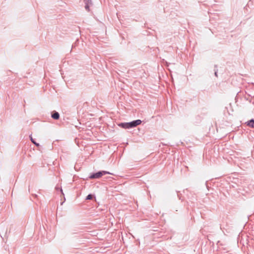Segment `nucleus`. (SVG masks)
Listing matches in <instances>:
<instances>
[{"label": "nucleus", "instance_id": "nucleus-1", "mask_svg": "<svg viewBox=\"0 0 254 254\" xmlns=\"http://www.w3.org/2000/svg\"><path fill=\"white\" fill-rule=\"evenodd\" d=\"M141 123L142 121L138 119L130 122L120 123L118 124V126L120 127L125 129L137 127L138 125L141 124Z\"/></svg>", "mask_w": 254, "mask_h": 254}, {"label": "nucleus", "instance_id": "nucleus-2", "mask_svg": "<svg viewBox=\"0 0 254 254\" xmlns=\"http://www.w3.org/2000/svg\"><path fill=\"white\" fill-rule=\"evenodd\" d=\"M112 174L109 172L106 171H100L96 173H93L90 174L89 178L90 179H99L104 175Z\"/></svg>", "mask_w": 254, "mask_h": 254}, {"label": "nucleus", "instance_id": "nucleus-3", "mask_svg": "<svg viewBox=\"0 0 254 254\" xmlns=\"http://www.w3.org/2000/svg\"><path fill=\"white\" fill-rule=\"evenodd\" d=\"M83 1L85 3V9L89 11H90V6L92 5V0H83Z\"/></svg>", "mask_w": 254, "mask_h": 254}, {"label": "nucleus", "instance_id": "nucleus-4", "mask_svg": "<svg viewBox=\"0 0 254 254\" xmlns=\"http://www.w3.org/2000/svg\"><path fill=\"white\" fill-rule=\"evenodd\" d=\"M51 117L54 120H59L60 118V114L58 112L54 111L51 113Z\"/></svg>", "mask_w": 254, "mask_h": 254}, {"label": "nucleus", "instance_id": "nucleus-5", "mask_svg": "<svg viewBox=\"0 0 254 254\" xmlns=\"http://www.w3.org/2000/svg\"><path fill=\"white\" fill-rule=\"evenodd\" d=\"M247 126L254 127V120L251 119L247 122Z\"/></svg>", "mask_w": 254, "mask_h": 254}, {"label": "nucleus", "instance_id": "nucleus-6", "mask_svg": "<svg viewBox=\"0 0 254 254\" xmlns=\"http://www.w3.org/2000/svg\"><path fill=\"white\" fill-rule=\"evenodd\" d=\"M30 138L31 142L34 144L37 147H39L40 146V144L39 143H37L35 141V140L32 138V137L30 135Z\"/></svg>", "mask_w": 254, "mask_h": 254}, {"label": "nucleus", "instance_id": "nucleus-7", "mask_svg": "<svg viewBox=\"0 0 254 254\" xmlns=\"http://www.w3.org/2000/svg\"><path fill=\"white\" fill-rule=\"evenodd\" d=\"M94 197L95 198V196L92 194H89L86 197V200H91Z\"/></svg>", "mask_w": 254, "mask_h": 254}, {"label": "nucleus", "instance_id": "nucleus-8", "mask_svg": "<svg viewBox=\"0 0 254 254\" xmlns=\"http://www.w3.org/2000/svg\"><path fill=\"white\" fill-rule=\"evenodd\" d=\"M217 73H218L217 65L215 64L214 65V74L216 77L218 76Z\"/></svg>", "mask_w": 254, "mask_h": 254}, {"label": "nucleus", "instance_id": "nucleus-9", "mask_svg": "<svg viewBox=\"0 0 254 254\" xmlns=\"http://www.w3.org/2000/svg\"><path fill=\"white\" fill-rule=\"evenodd\" d=\"M56 189L57 190H58L59 189V190H60V191H61V193H62L63 194H64V193H63V190H62V189L61 188H59V187L56 186Z\"/></svg>", "mask_w": 254, "mask_h": 254}]
</instances>
